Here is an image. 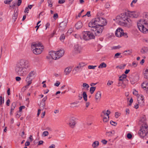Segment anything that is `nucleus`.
I'll list each match as a JSON object with an SVG mask.
<instances>
[{
  "label": "nucleus",
  "instance_id": "41",
  "mask_svg": "<svg viewBox=\"0 0 148 148\" xmlns=\"http://www.w3.org/2000/svg\"><path fill=\"white\" fill-rule=\"evenodd\" d=\"M113 134L112 132H106V134L107 136H112Z\"/></svg>",
  "mask_w": 148,
  "mask_h": 148
},
{
  "label": "nucleus",
  "instance_id": "39",
  "mask_svg": "<svg viewBox=\"0 0 148 148\" xmlns=\"http://www.w3.org/2000/svg\"><path fill=\"white\" fill-rule=\"evenodd\" d=\"M4 102V98L2 99V96L0 97V106Z\"/></svg>",
  "mask_w": 148,
  "mask_h": 148
},
{
  "label": "nucleus",
  "instance_id": "9",
  "mask_svg": "<svg viewBox=\"0 0 148 148\" xmlns=\"http://www.w3.org/2000/svg\"><path fill=\"white\" fill-rule=\"evenodd\" d=\"M67 22V21H63L60 23L59 25V31L60 32L63 31L66 27Z\"/></svg>",
  "mask_w": 148,
  "mask_h": 148
},
{
  "label": "nucleus",
  "instance_id": "1",
  "mask_svg": "<svg viewBox=\"0 0 148 148\" xmlns=\"http://www.w3.org/2000/svg\"><path fill=\"white\" fill-rule=\"evenodd\" d=\"M30 67L29 62L25 59H20L17 63L15 68L16 73L18 75L23 76L25 75Z\"/></svg>",
  "mask_w": 148,
  "mask_h": 148
},
{
  "label": "nucleus",
  "instance_id": "58",
  "mask_svg": "<svg viewBox=\"0 0 148 148\" xmlns=\"http://www.w3.org/2000/svg\"><path fill=\"white\" fill-rule=\"evenodd\" d=\"M22 3V0H18L17 2V5L19 6Z\"/></svg>",
  "mask_w": 148,
  "mask_h": 148
},
{
  "label": "nucleus",
  "instance_id": "8",
  "mask_svg": "<svg viewBox=\"0 0 148 148\" xmlns=\"http://www.w3.org/2000/svg\"><path fill=\"white\" fill-rule=\"evenodd\" d=\"M76 118L74 117H72L70 118L69 125L71 128H73L75 127L76 124Z\"/></svg>",
  "mask_w": 148,
  "mask_h": 148
},
{
  "label": "nucleus",
  "instance_id": "50",
  "mask_svg": "<svg viewBox=\"0 0 148 148\" xmlns=\"http://www.w3.org/2000/svg\"><path fill=\"white\" fill-rule=\"evenodd\" d=\"M25 108V106H21L19 108V111L21 112L22 111V109H24Z\"/></svg>",
  "mask_w": 148,
  "mask_h": 148
},
{
  "label": "nucleus",
  "instance_id": "11",
  "mask_svg": "<svg viewBox=\"0 0 148 148\" xmlns=\"http://www.w3.org/2000/svg\"><path fill=\"white\" fill-rule=\"evenodd\" d=\"M130 78L132 80L135 82L138 81L139 79V75L136 72L132 73Z\"/></svg>",
  "mask_w": 148,
  "mask_h": 148
},
{
  "label": "nucleus",
  "instance_id": "44",
  "mask_svg": "<svg viewBox=\"0 0 148 148\" xmlns=\"http://www.w3.org/2000/svg\"><path fill=\"white\" fill-rule=\"evenodd\" d=\"M65 38V36L64 34H62L60 37V39L61 40H62L64 39Z\"/></svg>",
  "mask_w": 148,
  "mask_h": 148
},
{
  "label": "nucleus",
  "instance_id": "34",
  "mask_svg": "<svg viewBox=\"0 0 148 148\" xmlns=\"http://www.w3.org/2000/svg\"><path fill=\"white\" fill-rule=\"evenodd\" d=\"M96 89V87H91L90 88V92L91 94H93L94 93V91Z\"/></svg>",
  "mask_w": 148,
  "mask_h": 148
},
{
  "label": "nucleus",
  "instance_id": "28",
  "mask_svg": "<svg viewBox=\"0 0 148 148\" xmlns=\"http://www.w3.org/2000/svg\"><path fill=\"white\" fill-rule=\"evenodd\" d=\"M99 145V141H95L93 143L92 146L94 148H95L98 147Z\"/></svg>",
  "mask_w": 148,
  "mask_h": 148
},
{
  "label": "nucleus",
  "instance_id": "19",
  "mask_svg": "<svg viewBox=\"0 0 148 148\" xmlns=\"http://www.w3.org/2000/svg\"><path fill=\"white\" fill-rule=\"evenodd\" d=\"M32 49L33 52L34 54L36 55H38L42 53L43 49V48H36Z\"/></svg>",
  "mask_w": 148,
  "mask_h": 148
},
{
  "label": "nucleus",
  "instance_id": "62",
  "mask_svg": "<svg viewBox=\"0 0 148 148\" xmlns=\"http://www.w3.org/2000/svg\"><path fill=\"white\" fill-rule=\"evenodd\" d=\"M137 63L135 62H134L132 63V66H134V67H136L137 66Z\"/></svg>",
  "mask_w": 148,
  "mask_h": 148
},
{
  "label": "nucleus",
  "instance_id": "54",
  "mask_svg": "<svg viewBox=\"0 0 148 148\" xmlns=\"http://www.w3.org/2000/svg\"><path fill=\"white\" fill-rule=\"evenodd\" d=\"M113 83V81H112L109 80L107 84L109 86H110Z\"/></svg>",
  "mask_w": 148,
  "mask_h": 148
},
{
  "label": "nucleus",
  "instance_id": "57",
  "mask_svg": "<svg viewBox=\"0 0 148 148\" xmlns=\"http://www.w3.org/2000/svg\"><path fill=\"white\" fill-rule=\"evenodd\" d=\"M60 84V82L58 81L56 82L54 84V85L56 86H58Z\"/></svg>",
  "mask_w": 148,
  "mask_h": 148
},
{
  "label": "nucleus",
  "instance_id": "38",
  "mask_svg": "<svg viewBox=\"0 0 148 148\" xmlns=\"http://www.w3.org/2000/svg\"><path fill=\"white\" fill-rule=\"evenodd\" d=\"M82 86L84 88H86L87 89H88L89 87V85L86 83H84L83 84Z\"/></svg>",
  "mask_w": 148,
  "mask_h": 148
},
{
  "label": "nucleus",
  "instance_id": "51",
  "mask_svg": "<svg viewBox=\"0 0 148 148\" xmlns=\"http://www.w3.org/2000/svg\"><path fill=\"white\" fill-rule=\"evenodd\" d=\"M133 94L136 96H137L138 94V92L136 90L134 89L133 91Z\"/></svg>",
  "mask_w": 148,
  "mask_h": 148
},
{
  "label": "nucleus",
  "instance_id": "25",
  "mask_svg": "<svg viewBox=\"0 0 148 148\" xmlns=\"http://www.w3.org/2000/svg\"><path fill=\"white\" fill-rule=\"evenodd\" d=\"M25 80L27 84V86H29L32 83V78H30L27 76L26 79Z\"/></svg>",
  "mask_w": 148,
  "mask_h": 148
},
{
  "label": "nucleus",
  "instance_id": "52",
  "mask_svg": "<svg viewBox=\"0 0 148 148\" xmlns=\"http://www.w3.org/2000/svg\"><path fill=\"white\" fill-rule=\"evenodd\" d=\"M102 112L103 114H104L106 115L108 117V118H109V114L108 113H106V110H105L103 111Z\"/></svg>",
  "mask_w": 148,
  "mask_h": 148
},
{
  "label": "nucleus",
  "instance_id": "10",
  "mask_svg": "<svg viewBox=\"0 0 148 148\" xmlns=\"http://www.w3.org/2000/svg\"><path fill=\"white\" fill-rule=\"evenodd\" d=\"M138 104L140 106H143L144 105V99L142 95H140L137 98Z\"/></svg>",
  "mask_w": 148,
  "mask_h": 148
},
{
  "label": "nucleus",
  "instance_id": "5",
  "mask_svg": "<svg viewBox=\"0 0 148 148\" xmlns=\"http://www.w3.org/2000/svg\"><path fill=\"white\" fill-rule=\"evenodd\" d=\"M138 134L141 138H144L147 136L148 134V125L147 124H142L138 132Z\"/></svg>",
  "mask_w": 148,
  "mask_h": 148
},
{
  "label": "nucleus",
  "instance_id": "14",
  "mask_svg": "<svg viewBox=\"0 0 148 148\" xmlns=\"http://www.w3.org/2000/svg\"><path fill=\"white\" fill-rule=\"evenodd\" d=\"M41 43L39 42L38 43L36 42H33L32 43L31 48L32 49L43 48L42 46H41Z\"/></svg>",
  "mask_w": 148,
  "mask_h": 148
},
{
  "label": "nucleus",
  "instance_id": "20",
  "mask_svg": "<svg viewBox=\"0 0 148 148\" xmlns=\"http://www.w3.org/2000/svg\"><path fill=\"white\" fill-rule=\"evenodd\" d=\"M101 93L100 91H98L96 93L95 99L97 102H98L100 100L101 97Z\"/></svg>",
  "mask_w": 148,
  "mask_h": 148
},
{
  "label": "nucleus",
  "instance_id": "4",
  "mask_svg": "<svg viewBox=\"0 0 148 148\" xmlns=\"http://www.w3.org/2000/svg\"><path fill=\"white\" fill-rule=\"evenodd\" d=\"M107 23L106 20L102 17H98L92 20L88 24L89 27H94L97 26L103 27Z\"/></svg>",
  "mask_w": 148,
  "mask_h": 148
},
{
  "label": "nucleus",
  "instance_id": "2",
  "mask_svg": "<svg viewBox=\"0 0 148 148\" xmlns=\"http://www.w3.org/2000/svg\"><path fill=\"white\" fill-rule=\"evenodd\" d=\"M129 17L130 11H128L117 16L114 19V20L116 21L120 25L126 26L129 22L128 19Z\"/></svg>",
  "mask_w": 148,
  "mask_h": 148
},
{
  "label": "nucleus",
  "instance_id": "26",
  "mask_svg": "<svg viewBox=\"0 0 148 148\" xmlns=\"http://www.w3.org/2000/svg\"><path fill=\"white\" fill-rule=\"evenodd\" d=\"M143 75L145 78L148 79V67L144 71Z\"/></svg>",
  "mask_w": 148,
  "mask_h": 148
},
{
  "label": "nucleus",
  "instance_id": "49",
  "mask_svg": "<svg viewBox=\"0 0 148 148\" xmlns=\"http://www.w3.org/2000/svg\"><path fill=\"white\" fill-rule=\"evenodd\" d=\"M110 124L112 125L115 126L117 125V123L112 121H111L110 122Z\"/></svg>",
  "mask_w": 148,
  "mask_h": 148
},
{
  "label": "nucleus",
  "instance_id": "6",
  "mask_svg": "<svg viewBox=\"0 0 148 148\" xmlns=\"http://www.w3.org/2000/svg\"><path fill=\"white\" fill-rule=\"evenodd\" d=\"M83 38L85 40L94 38L95 36L94 34L89 31H84L83 32Z\"/></svg>",
  "mask_w": 148,
  "mask_h": 148
},
{
  "label": "nucleus",
  "instance_id": "64",
  "mask_svg": "<svg viewBox=\"0 0 148 148\" xmlns=\"http://www.w3.org/2000/svg\"><path fill=\"white\" fill-rule=\"evenodd\" d=\"M55 145L54 144H52L48 148H55Z\"/></svg>",
  "mask_w": 148,
  "mask_h": 148
},
{
  "label": "nucleus",
  "instance_id": "12",
  "mask_svg": "<svg viewBox=\"0 0 148 148\" xmlns=\"http://www.w3.org/2000/svg\"><path fill=\"white\" fill-rule=\"evenodd\" d=\"M82 49L81 46L77 44L74 46L73 52L75 54L81 52Z\"/></svg>",
  "mask_w": 148,
  "mask_h": 148
},
{
  "label": "nucleus",
  "instance_id": "37",
  "mask_svg": "<svg viewBox=\"0 0 148 148\" xmlns=\"http://www.w3.org/2000/svg\"><path fill=\"white\" fill-rule=\"evenodd\" d=\"M13 0H5L4 1V3L7 4H10L11 2Z\"/></svg>",
  "mask_w": 148,
  "mask_h": 148
},
{
  "label": "nucleus",
  "instance_id": "16",
  "mask_svg": "<svg viewBox=\"0 0 148 148\" xmlns=\"http://www.w3.org/2000/svg\"><path fill=\"white\" fill-rule=\"evenodd\" d=\"M49 55L52 57L53 59L55 60L58 59L57 55L56 52L51 51L49 52Z\"/></svg>",
  "mask_w": 148,
  "mask_h": 148
},
{
  "label": "nucleus",
  "instance_id": "56",
  "mask_svg": "<svg viewBox=\"0 0 148 148\" xmlns=\"http://www.w3.org/2000/svg\"><path fill=\"white\" fill-rule=\"evenodd\" d=\"M125 112H126V114L128 115L130 112L129 109L128 108H126L125 110Z\"/></svg>",
  "mask_w": 148,
  "mask_h": 148
},
{
  "label": "nucleus",
  "instance_id": "31",
  "mask_svg": "<svg viewBox=\"0 0 148 148\" xmlns=\"http://www.w3.org/2000/svg\"><path fill=\"white\" fill-rule=\"evenodd\" d=\"M83 96L84 100L85 101H86L87 100V96L86 92H83Z\"/></svg>",
  "mask_w": 148,
  "mask_h": 148
},
{
  "label": "nucleus",
  "instance_id": "53",
  "mask_svg": "<svg viewBox=\"0 0 148 148\" xmlns=\"http://www.w3.org/2000/svg\"><path fill=\"white\" fill-rule=\"evenodd\" d=\"M125 66V64H124L123 65H120L119 66H118L117 67H119L120 69H123Z\"/></svg>",
  "mask_w": 148,
  "mask_h": 148
},
{
  "label": "nucleus",
  "instance_id": "63",
  "mask_svg": "<svg viewBox=\"0 0 148 148\" xmlns=\"http://www.w3.org/2000/svg\"><path fill=\"white\" fill-rule=\"evenodd\" d=\"M21 79V77L17 76L16 77V80L17 81H20Z\"/></svg>",
  "mask_w": 148,
  "mask_h": 148
},
{
  "label": "nucleus",
  "instance_id": "48",
  "mask_svg": "<svg viewBox=\"0 0 148 148\" xmlns=\"http://www.w3.org/2000/svg\"><path fill=\"white\" fill-rule=\"evenodd\" d=\"M90 11H88V12L85 15H84L82 16L83 17H84V16H87L88 17H90L91 16L90 14Z\"/></svg>",
  "mask_w": 148,
  "mask_h": 148
},
{
  "label": "nucleus",
  "instance_id": "46",
  "mask_svg": "<svg viewBox=\"0 0 148 148\" xmlns=\"http://www.w3.org/2000/svg\"><path fill=\"white\" fill-rule=\"evenodd\" d=\"M121 54V53H116V54H115L114 55V57L116 58H119V56H120Z\"/></svg>",
  "mask_w": 148,
  "mask_h": 148
},
{
  "label": "nucleus",
  "instance_id": "36",
  "mask_svg": "<svg viewBox=\"0 0 148 148\" xmlns=\"http://www.w3.org/2000/svg\"><path fill=\"white\" fill-rule=\"evenodd\" d=\"M52 0H47V3L49 4L48 6L50 7H52Z\"/></svg>",
  "mask_w": 148,
  "mask_h": 148
},
{
  "label": "nucleus",
  "instance_id": "40",
  "mask_svg": "<svg viewBox=\"0 0 148 148\" xmlns=\"http://www.w3.org/2000/svg\"><path fill=\"white\" fill-rule=\"evenodd\" d=\"M121 114V113L118 112H117L115 113V116L116 118H118Z\"/></svg>",
  "mask_w": 148,
  "mask_h": 148
},
{
  "label": "nucleus",
  "instance_id": "30",
  "mask_svg": "<svg viewBox=\"0 0 148 148\" xmlns=\"http://www.w3.org/2000/svg\"><path fill=\"white\" fill-rule=\"evenodd\" d=\"M119 80L120 81H123L122 83L123 84H125V82L126 81H127L128 82H129V80L126 79H125L123 78V77H122L121 76L119 77Z\"/></svg>",
  "mask_w": 148,
  "mask_h": 148
},
{
  "label": "nucleus",
  "instance_id": "24",
  "mask_svg": "<svg viewBox=\"0 0 148 148\" xmlns=\"http://www.w3.org/2000/svg\"><path fill=\"white\" fill-rule=\"evenodd\" d=\"M83 25L81 22L79 21L75 25L76 28L77 29H79L81 28L82 27Z\"/></svg>",
  "mask_w": 148,
  "mask_h": 148
},
{
  "label": "nucleus",
  "instance_id": "55",
  "mask_svg": "<svg viewBox=\"0 0 148 148\" xmlns=\"http://www.w3.org/2000/svg\"><path fill=\"white\" fill-rule=\"evenodd\" d=\"M47 99V96H46L42 100L41 102H42L43 103H45V101Z\"/></svg>",
  "mask_w": 148,
  "mask_h": 148
},
{
  "label": "nucleus",
  "instance_id": "35",
  "mask_svg": "<svg viewBox=\"0 0 148 148\" xmlns=\"http://www.w3.org/2000/svg\"><path fill=\"white\" fill-rule=\"evenodd\" d=\"M34 71H31L28 74L27 76L29 77L30 78H32V77H33L34 75Z\"/></svg>",
  "mask_w": 148,
  "mask_h": 148
},
{
  "label": "nucleus",
  "instance_id": "42",
  "mask_svg": "<svg viewBox=\"0 0 148 148\" xmlns=\"http://www.w3.org/2000/svg\"><path fill=\"white\" fill-rule=\"evenodd\" d=\"M97 66L89 65L88 66V69H94Z\"/></svg>",
  "mask_w": 148,
  "mask_h": 148
},
{
  "label": "nucleus",
  "instance_id": "21",
  "mask_svg": "<svg viewBox=\"0 0 148 148\" xmlns=\"http://www.w3.org/2000/svg\"><path fill=\"white\" fill-rule=\"evenodd\" d=\"M141 86L144 90L148 91V81L143 82L141 85Z\"/></svg>",
  "mask_w": 148,
  "mask_h": 148
},
{
  "label": "nucleus",
  "instance_id": "22",
  "mask_svg": "<svg viewBox=\"0 0 148 148\" xmlns=\"http://www.w3.org/2000/svg\"><path fill=\"white\" fill-rule=\"evenodd\" d=\"M58 59L61 57L64 54V51L63 50H60L56 51Z\"/></svg>",
  "mask_w": 148,
  "mask_h": 148
},
{
  "label": "nucleus",
  "instance_id": "3",
  "mask_svg": "<svg viewBox=\"0 0 148 148\" xmlns=\"http://www.w3.org/2000/svg\"><path fill=\"white\" fill-rule=\"evenodd\" d=\"M148 14H146L143 18L140 19L137 22L138 27L139 30L143 33L148 32Z\"/></svg>",
  "mask_w": 148,
  "mask_h": 148
},
{
  "label": "nucleus",
  "instance_id": "45",
  "mask_svg": "<svg viewBox=\"0 0 148 148\" xmlns=\"http://www.w3.org/2000/svg\"><path fill=\"white\" fill-rule=\"evenodd\" d=\"M109 119L108 117V118L106 117H104L103 118V121L104 122H107L108 121Z\"/></svg>",
  "mask_w": 148,
  "mask_h": 148
},
{
  "label": "nucleus",
  "instance_id": "59",
  "mask_svg": "<svg viewBox=\"0 0 148 148\" xmlns=\"http://www.w3.org/2000/svg\"><path fill=\"white\" fill-rule=\"evenodd\" d=\"M110 5L109 3H106L105 5V7L106 8H108L110 7Z\"/></svg>",
  "mask_w": 148,
  "mask_h": 148
},
{
  "label": "nucleus",
  "instance_id": "29",
  "mask_svg": "<svg viewBox=\"0 0 148 148\" xmlns=\"http://www.w3.org/2000/svg\"><path fill=\"white\" fill-rule=\"evenodd\" d=\"M45 103H43L42 102H41L39 105L40 109L41 110H43L45 108Z\"/></svg>",
  "mask_w": 148,
  "mask_h": 148
},
{
  "label": "nucleus",
  "instance_id": "17",
  "mask_svg": "<svg viewBox=\"0 0 148 148\" xmlns=\"http://www.w3.org/2000/svg\"><path fill=\"white\" fill-rule=\"evenodd\" d=\"M139 13L136 11H130V17L136 18L139 15Z\"/></svg>",
  "mask_w": 148,
  "mask_h": 148
},
{
  "label": "nucleus",
  "instance_id": "61",
  "mask_svg": "<svg viewBox=\"0 0 148 148\" xmlns=\"http://www.w3.org/2000/svg\"><path fill=\"white\" fill-rule=\"evenodd\" d=\"M65 2V0H59L58 1V3L60 4H63Z\"/></svg>",
  "mask_w": 148,
  "mask_h": 148
},
{
  "label": "nucleus",
  "instance_id": "13",
  "mask_svg": "<svg viewBox=\"0 0 148 148\" xmlns=\"http://www.w3.org/2000/svg\"><path fill=\"white\" fill-rule=\"evenodd\" d=\"M123 30L120 27H119L115 32V35L118 37H121L122 36V33H123Z\"/></svg>",
  "mask_w": 148,
  "mask_h": 148
},
{
  "label": "nucleus",
  "instance_id": "7",
  "mask_svg": "<svg viewBox=\"0 0 148 148\" xmlns=\"http://www.w3.org/2000/svg\"><path fill=\"white\" fill-rule=\"evenodd\" d=\"M92 29H91L93 31L95 32V34L96 36H100L101 34L103 31V27H99L97 26H95L94 27H91Z\"/></svg>",
  "mask_w": 148,
  "mask_h": 148
},
{
  "label": "nucleus",
  "instance_id": "23",
  "mask_svg": "<svg viewBox=\"0 0 148 148\" xmlns=\"http://www.w3.org/2000/svg\"><path fill=\"white\" fill-rule=\"evenodd\" d=\"M72 71V68L70 67H68L65 69L64 73L66 75H68Z\"/></svg>",
  "mask_w": 148,
  "mask_h": 148
},
{
  "label": "nucleus",
  "instance_id": "18",
  "mask_svg": "<svg viewBox=\"0 0 148 148\" xmlns=\"http://www.w3.org/2000/svg\"><path fill=\"white\" fill-rule=\"evenodd\" d=\"M146 118L145 116H143L140 118L139 124L142 125V124H147Z\"/></svg>",
  "mask_w": 148,
  "mask_h": 148
},
{
  "label": "nucleus",
  "instance_id": "27",
  "mask_svg": "<svg viewBox=\"0 0 148 148\" xmlns=\"http://www.w3.org/2000/svg\"><path fill=\"white\" fill-rule=\"evenodd\" d=\"M148 51V48L147 47H144L140 50V52L142 54H144Z\"/></svg>",
  "mask_w": 148,
  "mask_h": 148
},
{
  "label": "nucleus",
  "instance_id": "60",
  "mask_svg": "<svg viewBox=\"0 0 148 148\" xmlns=\"http://www.w3.org/2000/svg\"><path fill=\"white\" fill-rule=\"evenodd\" d=\"M53 17L55 19L58 18V14L56 13L54 14L53 15Z\"/></svg>",
  "mask_w": 148,
  "mask_h": 148
},
{
  "label": "nucleus",
  "instance_id": "47",
  "mask_svg": "<svg viewBox=\"0 0 148 148\" xmlns=\"http://www.w3.org/2000/svg\"><path fill=\"white\" fill-rule=\"evenodd\" d=\"M80 68V67H79V66L78 65V66H77L76 67H75L74 68V70H75L76 72H77L79 71V69Z\"/></svg>",
  "mask_w": 148,
  "mask_h": 148
},
{
  "label": "nucleus",
  "instance_id": "32",
  "mask_svg": "<svg viewBox=\"0 0 148 148\" xmlns=\"http://www.w3.org/2000/svg\"><path fill=\"white\" fill-rule=\"evenodd\" d=\"M106 64L104 62H102L99 66L98 68H105L106 67Z\"/></svg>",
  "mask_w": 148,
  "mask_h": 148
},
{
  "label": "nucleus",
  "instance_id": "33",
  "mask_svg": "<svg viewBox=\"0 0 148 148\" xmlns=\"http://www.w3.org/2000/svg\"><path fill=\"white\" fill-rule=\"evenodd\" d=\"M16 103L15 102H13L11 105V109L12 111H13L16 107Z\"/></svg>",
  "mask_w": 148,
  "mask_h": 148
},
{
  "label": "nucleus",
  "instance_id": "43",
  "mask_svg": "<svg viewBox=\"0 0 148 148\" xmlns=\"http://www.w3.org/2000/svg\"><path fill=\"white\" fill-rule=\"evenodd\" d=\"M49 133L47 131H45L43 132L42 134L44 136H47L49 135Z\"/></svg>",
  "mask_w": 148,
  "mask_h": 148
},
{
  "label": "nucleus",
  "instance_id": "15",
  "mask_svg": "<svg viewBox=\"0 0 148 148\" xmlns=\"http://www.w3.org/2000/svg\"><path fill=\"white\" fill-rule=\"evenodd\" d=\"M18 14V10H14V13L12 14V20L13 22H14L16 21L17 18Z\"/></svg>",
  "mask_w": 148,
  "mask_h": 148
}]
</instances>
